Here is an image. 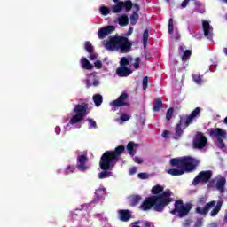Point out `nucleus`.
<instances>
[{
  "mask_svg": "<svg viewBox=\"0 0 227 227\" xmlns=\"http://www.w3.org/2000/svg\"><path fill=\"white\" fill-rule=\"evenodd\" d=\"M134 146H137V145H136L134 142H129L127 145V150H128L129 155H132V157H134V155H136V151H134Z\"/></svg>",
  "mask_w": 227,
  "mask_h": 227,
  "instance_id": "nucleus-31",
  "label": "nucleus"
},
{
  "mask_svg": "<svg viewBox=\"0 0 227 227\" xmlns=\"http://www.w3.org/2000/svg\"><path fill=\"white\" fill-rule=\"evenodd\" d=\"M132 50V43L129 41V38L125 36H121V42L119 43L118 51L121 52V54H127L130 52Z\"/></svg>",
  "mask_w": 227,
  "mask_h": 227,
  "instance_id": "nucleus-15",
  "label": "nucleus"
},
{
  "mask_svg": "<svg viewBox=\"0 0 227 227\" xmlns=\"http://www.w3.org/2000/svg\"><path fill=\"white\" fill-rule=\"evenodd\" d=\"M149 36H150L149 30H148V28H146V29L144 31V33H143V43H144V47H145V45H147Z\"/></svg>",
  "mask_w": 227,
  "mask_h": 227,
  "instance_id": "nucleus-34",
  "label": "nucleus"
},
{
  "mask_svg": "<svg viewBox=\"0 0 227 227\" xmlns=\"http://www.w3.org/2000/svg\"><path fill=\"white\" fill-rule=\"evenodd\" d=\"M138 178H140V180H148V174L147 173H139L137 175Z\"/></svg>",
  "mask_w": 227,
  "mask_h": 227,
  "instance_id": "nucleus-44",
  "label": "nucleus"
},
{
  "mask_svg": "<svg viewBox=\"0 0 227 227\" xmlns=\"http://www.w3.org/2000/svg\"><path fill=\"white\" fill-rule=\"evenodd\" d=\"M99 12H100L101 15H104V16L109 15V13H111V10L107 6H101L99 8Z\"/></svg>",
  "mask_w": 227,
  "mask_h": 227,
  "instance_id": "nucleus-37",
  "label": "nucleus"
},
{
  "mask_svg": "<svg viewBox=\"0 0 227 227\" xmlns=\"http://www.w3.org/2000/svg\"><path fill=\"white\" fill-rule=\"evenodd\" d=\"M215 187L221 194H224V187H226V178L221 177L220 179H218Z\"/></svg>",
  "mask_w": 227,
  "mask_h": 227,
  "instance_id": "nucleus-22",
  "label": "nucleus"
},
{
  "mask_svg": "<svg viewBox=\"0 0 227 227\" xmlns=\"http://www.w3.org/2000/svg\"><path fill=\"white\" fill-rule=\"evenodd\" d=\"M194 4H195V6L200 7V6H201V2H195Z\"/></svg>",
  "mask_w": 227,
  "mask_h": 227,
  "instance_id": "nucleus-58",
  "label": "nucleus"
},
{
  "mask_svg": "<svg viewBox=\"0 0 227 227\" xmlns=\"http://www.w3.org/2000/svg\"><path fill=\"white\" fill-rule=\"evenodd\" d=\"M130 24L132 26H136V24H137V20H139V14H137V12H134L131 15H130Z\"/></svg>",
  "mask_w": 227,
  "mask_h": 227,
  "instance_id": "nucleus-33",
  "label": "nucleus"
},
{
  "mask_svg": "<svg viewBox=\"0 0 227 227\" xmlns=\"http://www.w3.org/2000/svg\"><path fill=\"white\" fill-rule=\"evenodd\" d=\"M225 1V3H227V0H224Z\"/></svg>",
  "mask_w": 227,
  "mask_h": 227,
  "instance_id": "nucleus-63",
  "label": "nucleus"
},
{
  "mask_svg": "<svg viewBox=\"0 0 227 227\" xmlns=\"http://www.w3.org/2000/svg\"><path fill=\"white\" fill-rule=\"evenodd\" d=\"M192 208V204H184V200H182V199H178L175 201L174 209L170 211V214H172V215H177V217L182 218L185 217V215H188Z\"/></svg>",
  "mask_w": 227,
  "mask_h": 227,
  "instance_id": "nucleus-5",
  "label": "nucleus"
},
{
  "mask_svg": "<svg viewBox=\"0 0 227 227\" xmlns=\"http://www.w3.org/2000/svg\"><path fill=\"white\" fill-rule=\"evenodd\" d=\"M138 224H141V221H135L131 223V226H139Z\"/></svg>",
  "mask_w": 227,
  "mask_h": 227,
  "instance_id": "nucleus-55",
  "label": "nucleus"
},
{
  "mask_svg": "<svg viewBox=\"0 0 227 227\" xmlns=\"http://www.w3.org/2000/svg\"><path fill=\"white\" fill-rule=\"evenodd\" d=\"M223 123H225V125H227V117L224 118Z\"/></svg>",
  "mask_w": 227,
  "mask_h": 227,
  "instance_id": "nucleus-59",
  "label": "nucleus"
},
{
  "mask_svg": "<svg viewBox=\"0 0 227 227\" xmlns=\"http://www.w3.org/2000/svg\"><path fill=\"white\" fill-rule=\"evenodd\" d=\"M129 98V94L127 92L121 93L119 98L110 103V106H112L113 111H116L119 107H123V106H130V103L127 102V99Z\"/></svg>",
  "mask_w": 227,
  "mask_h": 227,
  "instance_id": "nucleus-11",
  "label": "nucleus"
},
{
  "mask_svg": "<svg viewBox=\"0 0 227 227\" xmlns=\"http://www.w3.org/2000/svg\"><path fill=\"white\" fill-rule=\"evenodd\" d=\"M118 22L119 26H121V27L129 26V16H127V14H122L121 16H119Z\"/></svg>",
  "mask_w": 227,
  "mask_h": 227,
  "instance_id": "nucleus-24",
  "label": "nucleus"
},
{
  "mask_svg": "<svg viewBox=\"0 0 227 227\" xmlns=\"http://www.w3.org/2000/svg\"><path fill=\"white\" fill-rule=\"evenodd\" d=\"M131 61H134L132 57H122L120 60V67L116 69L118 77H129L132 74V70L129 68Z\"/></svg>",
  "mask_w": 227,
  "mask_h": 227,
  "instance_id": "nucleus-8",
  "label": "nucleus"
},
{
  "mask_svg": "<svg viewBox=\"0 0 227 227\" xmlns=\"http://www.w3.org/2000/svg\"><path fill=\"white\" fill-rule=\"evenodd\" d=\"M192 80L196 84H201L203 82V78L200 74H192Z\"/></svg>",
  "mask_w": 227,
  "mask_h": 227,
  "instance_id": "nucleus-38",
  "label": "nucleus"
},
{
  "mask_svg": "<svg viewBox=\"0 0 227 227\" xmlns=\"http://www.w3.org/2000/svg\"><path fill=\"white\" fill-rule=\"evenodd\" d=\"M94 66L98 70H100L102 68V61L100 60H96L94 62Z\"/></svg>",
  "mask_w": 227,
  "mask_h": 227,
  "instance_id": "nucleus-45",
  "label": "nucleus"
},
{
  "mask_svg": "<svg viewBox=\"0 0 227 227\" xmlns=\"http://www.w3.org/2000/svg\"><path fill=\"white\" fill-rule=\"evenodd\" d=\"M84 49L89 54H91L93 52V45L91 44V42L86 41L84 43Z\"/></svg>",
  "mask_w": 227,
  "mask_h": 227,
  "instance_id": "nucleus-35",
  "label": "nucleus"
},
{
  "mask_svg": "<svg viewBox=\"0 0 227 227\" xmlns=\"http://www.w3.org/2000/svg\"><path fill=\"white\" fill-rule=\"evenodd\" d=\"M208 143V139L202 132H197L195 135V138L193 139V147L197 150H203L207 144Z\"/></svg>",
  "mask_w": 227,
  "mask_h": 227,
  "instance_id": "nucleus-13",
  "label": "nucleus"
},
{
  "mask_svg": "<svg viewBox=\"0 0 227 227\" xmlns=\"http://www.w3.org/2000/svg\"><path fill=\"white\" fill-rule=\"evenodd\" d=\"M175 113V109L173 107L168 108L166 113V120L168 121H171V118H173V114Z\"/></svg>",
  "mask_w": 227,
  "mask_h": 227,
  "instance_id": "nucleus-36",
  "label": "nucleus"
},
{
  "mask_svg": "<svg viewBox=\"0 0 227 227\" xmlns=\"http://www.w3.org/2000/svg\"><path fill=\"white\" fill-rule=\"evenodd\" d=\"M99 82H98V80H95L93 82V86H98Z\"/></svg>",
  "mask_w": 227,
  "mask_h": 227,
  "instance_id": "nucleus-57",
  "label": "nucleus"
},
{
  "mask_svg": "<svg viewBox=\"0 0 227 227\" xmlns=\"http://www.w3.org/2000/svg\"><path fill=\"white\" fill-rule=\"evenodd\" d=\"M143 90H146V88H148V76H145L143 78Z\"/></svg>",
  "mask_w": 227,
  "mask_h": 227,
  "instance_id": "nucleus-42",
  "label": "nucleus"
},
{
  "mask_svg": "<svg viewBox=\"0 0 227 227\" xmlns=\"http://www.w3.org/2000/svg\"><path fill=\"white\" fill-rule=\"evenodd\" d=\"M119 219L123 223H129L132 219V213L129 209H121L118 211Z\"/></svg>",
  "mask_w": 227,
  "mask_h": 227,
  "instance_id": "nucleus-18",
  "label": "nucleus"
},
{
  "mask_svg": "<svg viewBox=\"0 0 227 227\" xmlns=\"http://www.w3.org/2000/svg\"><path fill=\"white\" fill-rule=\"evenodd\" d=\"M121 121H129V120H130V115H129L127 114H122L121 115Z\"/></svg>",
  "mask_w": 227,
  "mask_h": 227,
  "instance_id": "nucleus-43",
  "label": "nucleus"
},
{
  "mask_svg": "<svg viewBox=\"0 0 227 227\" xmlns=\"http://www.w3.org/2000/svg\"><path fill=\"white\" fill-rule=\"evenodd\" d=\"M121 10H123V4H121V1L118 2L117 4L112 7L113 13H120Z\"/></svg>",
  "mask_w": 227,
  "mask_h": 227,
  "instance_id": "nucleus-32",
  "label": "nucleus"
},
{
  "mask_svg": "<svg viewBox=\"0 0 227 227\" xmlns=\"http://www.w3.org/2000/svg\"><path fill=\"white\" fill-rule=\"evenodd\" d=\"M90 54V61H95V59H97V54L93 53V51Z\"/></svg>",
  "mask_w": 227,
  "mask_h": 227,
  "instance_id": "nucleus-50",
  "label": "nucleus"
},
{
  "mask_svg": "<svg viewBox=\"0 0 227 227\" xmlns=\"http://www.w3.org/2000/svg\"><path fill=\"white\" fill-rule=\"evenodd\" d=\"M163 191H164V187H162L160 184H157L152 188L151 192L154 196H157V194H160V192H164Z\"/></svg>",
  "mask_w": 227,
  "mask_h": 227,
  "instance_id": "nucleus-29",
  "label": "nucleus"
},
{
  "mask_svg": "<svg viewBox=\"0 0 227 227\" xmlns=\"http://www.w3.org/2000/svg\"><path fill=\"white\" fill-rule=\"evenodd\" d=\"M153 109L156 111V113H159L160 111V107H162V98H157L153 102Z\"/></svg>",
  "mask_w": 227,
  "mask_h": 227,
  "instance_id": "nucleus-26",
  "label": "nucleus"
},
{
  "mask_svg": "<svg viewBox=\"0 0 227 227\" xmlns=\"http://www.w3.org/2000/svg\"><path fill=\"white\" fill-rule=\"evenodd\" d=\"M134 162H136L137 164H143V160L137 156L134 158Z\"/></svg>",
  "mask_w": 227,
  "mask_h": 227,
  "instance_id": "nucleus-47",
  "label": "nucleus"
},
{
  "mask_svg": "<svg viewBox=\"0 0 227 227\" xmlns=\"http://www.w3.org/2000/svg\"><path fill=\"white\" fill-rule=\"evenodd\" d=\"M141 200H143V198L140 195L132 196L129 203L130 207H137L139 205Z\"/></svg>",
  "mask_w": 227,
  "mask_h": 227,
  "instance_id": "nucleus-27",
  "label": "nucleus"
},
{
  "mask_svg": "<svg viewBox=\"0 0 227 227\" xmlns=\"http://www.w3.org/2000/svg\"><path fill=\"white\" fill-rule=\"evenodd\" d=\"M215 207V201L212 200L207 203V197L202 196L197 201V207L195 208L196 214L200 215H207L211 208Z\"/></svg>",
  "mask_w": 227,
  "mask_h": 227,
  "instance_id": "nucleus-9",
  "label": "nucleus"
},
{
  "mask_svg": "<svg viewBox=\"0 0 227 227\" xmlns=\"http://www.w3.org/2000/svg\"><path fill=\"white\" fill-rule=\"evenodd\" d=\"M141 65V59L139 57H137L135 59V63L133 64V67L135 70H139V67Z\"/></svg>",
  "mask_w": 227,
  "mask_h": 227,
  "instance_id": "nucleus-40",
  "label": "nucleus"
},
{
  "mask_svg": "<svg viewBox=\"0 0 227 227\" xmlns=\"http://www.w3.org/2000/svg\"><path fill=\"white\" fill-rule=\"evenodd\" d=\"M123 152H125V145H118L114 151H106L101 157L103 159H106L109 162H112V164L116 165L118 164V160H120V156L121 155V153H123Z\"/></svg>",
  "mask_w": 227,
  "mask_h": 227,
  "instance_id": "nucleus-7",
  "label": "nucleus"
},
{
  "mask_svg": "<svg viewBox=\"0 0 227 227\" xmlns=\"http://www.w3.org/2000/svg\"><path fill=\"white\" fill-rule=\"evenodd\" d=\"M224 53H225L226 56H227V48L224 49Z\"/></svg>",
  "mask_w": 227,
  "mask_h": 227,
  "instance_id": "nucleus-61",
  "label": "nucleus"
},
{
  "mask_svg": "<svg viewBox=\"0 0 227 227\" xmlns=\"http://www.w3.org/2000/svg\"><path fill=\"white\" fill-rule=\"evenodd\" d=\"M171 168H168L166 173L171 175V176H182L185 173H192L198 166V160L191 156H184L180 158H172L169 160Z\"/></svg>",
  "mask_w": 227,
  "mask_h": 227,
  "instance_id": "nucleus-2",
  "label": "nucleus"
},
{
  "mask_svg": "<svg viewBox=\"0 0 227 227\" xmlns=\"http://www.w3.org/2000/svg\"><path fill=\"white\" fill-rule=\"evenodd\" d=\"M81 64H82V68H83V70H93V66L91 62L88 60L87 58L84 57L81 59Z\"/></svg>",
  "mask_w": 227,
  "mask_h": 227,
  "instance_id": "nucleus-23",
  "label": "nucleus"
},
{
  "mask_svg": "<svg viewBox=\"0 0 227 227\" xmlns=\"http://www.w3.org/2000/svg\"><path fill=\"white\" fill-rule=\"evenodd\" d=\"M137 171V168L132 167V168L129 169V175H136Z\"/></svg>",
  "mask_w": 227,
  "mask_h": 227,
  "instance_id": "nucleus-48",
  "label": "nucleus"
},
{
  "mask_svg": "<svg viewBox=\"0 0 227 227\" xmlns=\"http://www.w3.org/2000/svg\"><path fill=\"white\" fill-rule=\"evenodd\" d=\"M203 226V221L198 220L193 227H201Z\"/></svg>",
  "mask_w": 227,
  "mask_h": 227,
  "instance_id": "nucleus-51",
  "label": "nucleus"
},
{
  "mask_svg": "<svg viewBox=\"0 0 227 227\" xmlns=\"http://www.w3.org/2000/svg\"><path fill=\"white\" fill-rule=\"evenodd\" d=\"M200 113H201V108L196 107L189 115L179 116L180 120L175 128V139H180V137H182V134H184V129H182V123H184V127H189V125L192 124L194 120L200 116Z\"/></svg>",
  "mask_w": 227,
  "mask_h": 227,
  "instance_id": "nucleus-3",
  "label": "nucleus"
},
{
  "mask_svg": "<svg viewBox=\"0 0 227 227\" xmlns=\"http://www.w3.org/2000/svg\"><path fill=\"white\" fill-rule=\"evenodd\" d=\"M115 29H116V27L113 25H108L106 27L100 28L98 32V38H100V40H104L106 36H108V35H111L113 31H115Z\"/></svg>",
  "mask_w": 227,
  "mask_h": 227,
  "instance_id": "nucleus-16",
  "label": "nucleus"
},
{
  "mask_svg": "<svg viewBox=\"0 0 227 227\" xmlns=\"http://www.w3.org/2000/svg\"><path fill=\"white\" fill-rule=\"evenodd\" d=\"M221 207H223V201H218L216 206L215 205L214 208L210 212L211 217H215L221 212Z\"/></svg>",
  "mask_w": 227,
  "mask_h": 227,
  "instance_id": "nucleus-25",
  "label": "nucleus"
},
{
  "mask_svg": "<svg viewBox=\"0 0 227 227\" xmlns=\"http://www.w3.org/2000/svg\"><path fill=\"white\" fill-rule=\"evenodd\" d=\"M210 137H216L218 141L217 147L220 148V150H223V148H226V144H224V139L227 137V132L226 130L216 128L214 130L209 131Z\"/></svg>",
  "mask_w": 227,
  "mask_h": 227,
  "instance_id": "nucleus-10",
  "label": "nucleus"
},
{
  "mask_svg": "<svg viewBox=\"0 0 227 227\" xmlns=\"http://www.w3.org/2000/svg\"><path fill=\"white\" fill-rule=\"evenodd\" d=\"M212 178V170H206L200 172L192 181V185H198V184H207Z\"/></svg>",
  "mask_w": 227,
  "mask_h": 227,
  "instance_id": "nucleus-12",
  "label": "nucleus"
},
{
  "mask_svg": "<svg viewBox=\"0 0 227 227\" xmlns=\"http://www.w3.org/2000/svg\"><path fill=\"white\" fill-rule=\"evenodd\" d=\"M121 36L110 37L108 41L105 42L106 51H118Z\"/></svg>",
  "mask_w": 227,
  "mask_h": 227,
  "instance_id": "nucleus-14",
  "label": "nucleus"
},
{
  "mask_svg": "<svg viewBox=\"0 0 227 227\" xmlns=\"http://www.w3.org/2000/svg\"><path fill=\"white\" fill-rule=\"evenodd\" d=\"M190 0H184L181 4L182 8H187V4H189Z\"/></svg>",
  "mask_w": 227,
  "mask_h": 227,
  "instance_id": "nucleus-49",
  "label": "nucleus"
},
{
  "mask_svg": "<svg viewBox=\"0 0 227 227\" xmlns=\"http://www.w3.org/2000/svg\"><path fill=\"white\" fill-rule=\"evenodd\" d=\"M88 162V157L84 154L78 155L77 157V165L76 168L78 171H86L88 169V166L86 165Z\"/></svg>",
  "mask_w": 227,
  "mask_h": 227,
  "instance_id": "nucleus-17",
  "label": "nucleus"
},
{
  "mask_svg": "<svg viewBox=\"0 0 227 227\" xmlns=\"http://www.w3.org/2000/svg\"><path fill=\"white\" fill-rule=\"evenodd\" d=\"M173 31H175V25L173 24V18L168 20V33L169 35H173Z\"/></svg>",
  "mask_w": 227,
  "mask_h": 227,
  "instance_id": "nucleus-39",
  "label": "nucleus"
},
{
  "mask_svg": "<svg viewBox=\"0 0 227 227\" xmlns=\"http://www.w3.org/2000/svg\"><path fill=\"white\" fill-rule=\"evenodd\" d=\"M74 171H75V167L69 165L66 168V175H70V173H74Z\"/></svg>",
  "mask_w": 227,
  "mask_h": 227,
  "instance_id": "nucleus-41",
  "label": "nucleus"
},
{
  "mask_svg": "<svg viewBox=\"0 0 227 227\" xmlns=\"http://www.w3.org/2000/svg\"><path fill=\"white\" fill-rule=\"evenodd\" d=\"M167 1V3H169V0H166Z\"/></svg>",
  "mask_w": 227,
  "mask_h": 227,
  "instance_id": "nucleus-62",
  "label": "nucleus"
},
{
  "mask_svg": "<svg viewBox=\"0 0 227 227\" xmlns=\"http://www.w3.org/2000/svg\"><path fill=\"white\" fill-rule=\"evenodd\" d=\"M93 102H94L96 107H100V106H102V102H103L102 95H100V94L94 95Z\"/></svg>",
  "mask_w": 227,
  "mask_h": 227,
  "instance_id": "nucleus-28",
  "label": "nucleus"
},
{
  "mask_svg": "<svg viewBox=\"0 0 227 227\" xmlns=\"http://www.w3.org/2000/svg\"><path fill=\"white\" fill-rule=\"evenodd\" d=\"M185 46H179L178 51L179 52L183 53L181 59L185 63V61H188V59H191V56L192 55V51L191 50H185Z\"/></svg>",
  "mask_w": 227,
  "mask_h": 227,
  "instance_id": "nucleus-20",
  "label": "nucleus"
},
{
  "mask_svg": "<svg viewBox=\"0 0 227 227\" xmlns=\"http://www.w3.org/2000/svg\"><path fill=\"white\" fill-rule=\"evenodd\" d=\"M114 1V3H119L120 2V0H113Z\"/></svg>",
  "mask_w": 227,
  "mask_h": 227,
  "instance_id": "nucleus-60",
  "label": "nucleus"
},
{
  "mask_svg": "<svg viewBox=\"0 0 227 227\" xmlns=\"http://www.w3.org/2000/svg\"><path fill=\"white\" fill-rule=\"evenodd\" d=\"M133 31H134V27H130L129 29L128 30L127 36H130V35H132Z\"/></svg>",
  "mask_w": 227,
  "mask_h": 227,
  "instance_id": "nucleus-54",
  "label": "nucleus"
},
{
  "mask_svg": "<svg viewBox=\"0 0 227 227\" xmlns=\"http://www.w3.org/2000/svg\"><path fill=\"white\" fill-rule=\"evenodd\" d=\"M122 4V9L125 8L126 12H130L132 10V6H134V4H132V1L130 0H126L124 2H121Z\"/></svg>",
  "mask_w": 227,
  "mask_h": 227,
  "instance_id": "nucleus-30",
  "label": "nucleus"
},
{
  "mask_svg": "<svg viewBox=\"0 0 227 227\" xmlns=\"http://www.w3.org/2000/svg\"><path fill=\"white\" fill-rule=\"evenodd\" d=\"M144 227H155V225L151 222H145Z\"/></svg>",
  "mask_w": 227,
  "mask_h": 227,
  "instance_id": "nucleus-52",
  "label": "nucleus"
},
{
  "mask_svg": "<svg viewBox=\"0 0 227 227\" xmlns=\"http://www.w3.org/2000/svg\"><path fill=\"white\" fill-rule=\"evenodd\" d=\"M106 196V189L98 188L95 191V196L92 200V203H100Z\"/></svg>",
  "mask_w": 227,
  "mask_h": 227,
  "instance_id": "nucleus-19",
  "label": "nucleus"
},
{
  "mask_svg": "<svg viewBox=\"0 0 227 227\" xmlns=\"http://www.w3.org/2000/svg\"><path fill=\"white\" fill-rule=\"evenodd\" d=\"M88 103H82L75 105L73 113L74 115L69 121L70 125H75V123H81L82 120H84V116L88 114Z\"/></svg>",
  "mask_w": 227,
  "mask_h": 227,
  "instance_id": "nucleus-4",
  "label": "nucleus"
},
{
  "mask_svg": "<svg viewBox=\"0 0 227 227\" xmlns=\"http://www.w3.org/2000/svg\"><path fill=\"white\" fill-rule=\"evenodd\" d=\"M171 196H173V192L167 189L160 195H153L145 198L139 208L144 212H148V210H152L153 208L154 212L162 213L164 212V208L173 202V198H171Z\"/></svg>",
  "mask_w": 227,
  "mask_h": 227,
  "instance_id": "nucleus-1",
  "label": "nucleus"
},
{
  "mask_svg": "<svg viewBox=\"0 0 227 227\" xmlns=\"http://www.w3.org/2000/svg\"><path fill=\"white\" fill-rule=\"evenodd\" d=\"M115 166L116 165H114V163H112L101 156L99 168L102 169V171L98 174L99 180H104V178H109V176H113L112 171Z\"/></svg>",
  "mask_w": 227,
  "mask_h": 227,
  "instance_id": "nucleus-6",
  "label": "nucleus"
},
{
  "mask_svg": "<svg viewBox=\"0 0 227 227\" xmlns=\"http://www.w3.org/2000/svg\"><path fill=\"white\" fill-rule=\"evenodd\" d=\"M169 134V130H164L162 133V137H168Z\"/></svg>",
  "mask_w": 227,
  "mask_h": 227,
  "instance_id": "nucleus-53",
  "label": "nucleus"
},
{
  "mask_svg": "<svg viewBox=\"0 0 227 227\" xmlns=\"http://www.w3.org/2000/svg\"><path fill=\"white\" fill-rule=\"evenodd\" d=\"M87 121H89L90 127L92 129H97V122L93 121V119H87Z\"/></svg>",
  "mask_w": 227,
  "mask_h": 227,
  "instance_id": "nucleus-46",
  "label": "nucleus"
},
{
  "mask_svg": "<svg viewBox=\"0 0 227 227\" xmlns=\"http://www.w3.org/2000/svg\"><path fill=\"white\" fill-rule=\"evenodd\" d=\"M133 8H136L137 12H139V10H140L139 4H133Z\"/></svg>",
  "mask_w": 227,
  "mask_h": 227,
  "instance_id": "nucleus-56",
  "label": "nucleus"
},
{
  "mask_svg": "<svg viewBox=\"0 0 227 227\" xmlns=\"http://www.w3.org/2000/svg\"><path fill=\"white\" fill-rule=\"evenodd\" d=\"M202 27H203V31H204V36H206V38H212V27H210V23L208 21H203L202 23Z\"/></svg>",
  "mask_w": 227,
  "mask_h": 227,
  "instance_id": "nucleus-21",
  "label": "nucleus"
}]
</instances>
